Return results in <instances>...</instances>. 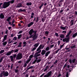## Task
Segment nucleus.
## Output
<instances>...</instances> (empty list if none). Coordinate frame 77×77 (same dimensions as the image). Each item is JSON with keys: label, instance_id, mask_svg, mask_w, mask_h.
<instances>
[{"label": "nucleus", "instance_id": "12", "mask_svg": "<svg viewBox=\"0 0 77 77\" xmlns=\"http://www.w3.org/2000/svg\"><path fill=\"white\" fill-rule=\"evenodd\" d=\"M33 33H35V30H33V29H31L29 32V35H32Z\"/></svg>", "mask_w": 77, "mask_h": 77}, {"label": "nucleus", "instance_id": "26", "mask_svg": "<svg viewBox=\"0 0 77 77\" xmlns=\"http://www.w3.org/2000/svg\"><path fill=\"white\" fill-rule=\"evenodd\" d=\"M26 5L27 6H31L32 5V3L31 2H29L26 4Z\"/></svg>", "mask_w": 77, "mask_h": 77}, {"label": "nucleus", "instance_id": "30", "mask_svg": "<svg viewBox=\"0 0 77 77\" xmlns=\"http://www.w3.org/2000/svg\"><path fill=\"white\" fill-rule=\"evenodd\" d=\"M11 17H9L7 19L6 21H8V22H9H9H10V20H11Z\"/></svg>", "mask_w": 77, "mask_h": 77}, {"label": "nucleus", "instance_id": "50", "mask_svg": "<svg viewBox=\"0 0 77 77\" xmlns=\"http://www.w3.org/2000/svg\"><path fill=\"white\" fill-rule=\"evenodd\" d=\"M27 64L26 63H24V65H23V67H24L25 68V67H26L27 66Z\"/></svg>", "mask_w": 77, "mask_h": 77}, {"label": "nucleus", "instance_id": "7", "mask_svg": "<svg viewBox=\"0 0 77 77\" xmlns=\"http://www.w3.org/2000/svg\"><path fill=\"white\" fill-rule=\"evenodd\" d=\"M65 9H64L61 8V10H59L58 12H59V14L61 15L63 14H64V12L65 11Z\"/></svg>", "mask_w": 77, "mask_h": 77}, {"label": "nucleus", "instance_id": "43", "mask_svg": "<svg viewBox=\"0 0 77 77\" xmlns=\"http://www.w3.org/2000/svg\"><path fill=\"white\" fill-rule=\"evenodd\" d=\"M41 59L38 60H37V61H36V63H39V62H41Z\"/></svg>", "mask_w": 77, "mask_h": 77}, {"label": "nucleus", "instance_id": "3", "mask_svg": "<svg viewBox=\"0 0 77 77\" xmlns=\"http://www.w3.org/2000/svg\"><path fill=\"white\" fill-rule=\"evenodd\" d=\"M22 58H23L22 54L20 53V52H19L17 55L16 57V60H20V59H21Z\"/></svg>", "mask_w": 77, "mask_h": 77}, {"label": "nucleus", "instance_id": "14", "mask_svg": "<svg viewBox=\"0 0 77 77\" xmlns=\"http://www.w3.org/2000/svg\"><path fill=\"white\" fill-rule=\"evenodd\" d=\"M50 66L49 65L47 66L46 67H45V69L44 70V72H45V71H47L48 69L49 68H50Z\"/></svg>", "mask_w": 77, "mask_h": 77}, {"label": "nucleus", "instance_id": "51", "mask_svg": "<svg viewBox=\"0 0 77 77\" xmlns=\"http://www.w3.org/2000/svg\"><path fill=\"white\" fill-rule=\"evenodd\" d=\"M17 54H15L13 55V58H16V57H17Z\"/></svg>", "mask_w": 77, "mask_h": 77}, {"label": "nucleus", "instance_id": "31", "mask_svg": "<svg viewBox=\"0 0 77 77\" xmlns=\"http://www.w3.org/2000/svg\"><path fill=\"white\" fill-rule=\"evenodd\" d=\"M60 29L64 30L66 29V27H63V26H60Z\"/></svg>", "mask_w": 77, "mask_h": 77}, {"label": "nucleus", "instance_id": "17", "mask_svg": "<svg viewBox=\"0 0 77 77\" xmlns=\"http://www.w3.org/2000/svg\"><path fill=\"white\" fill-rule=\"evenodd\" d=\"M5 18V15H3V13H1L0 15V18L1 19H3Z\"/></svg>", "mask_w": 77, "mask_h": 77}, {"label": "nucleus", "instance_id": "32", "mask_svg": "<svg viewBox=\"0 0 77 77\" xmlns=\"http://www.w3.org/2000/svg\"><path fill=\"white\" fill-rule=\"evenodd\" d=\"M14 2H15V0H12L9 1L8 3H9V4H10V3H11V4H13V3H14Z\"/></svg>", "mask_w": 77, "mask_h": 77}, {"label": "nucleus", "instance_id": "16", "mask_svg": "<svg viewBox=\"0 0 77 77\" xmlns=\"http://www.w3.org/2000/svg\"><path fill=\"white\" fill-rule=\"evenodd\" d=\"M50 51H47L45 53V56L46 57H47V56H48V54H50Z\"/></svg>", "mask_w": 77, "mask_h": 77}, {"label": "nucleus", "instance_id": "49", "mask_svg": "<svg viewBox=\"0 0 77 77\" xmlns=\"http://www.w3.org/2000/svg\"><path fill=\"white\" fill-rule=\"evenodd\" d=\"M7 36H8V35H5L4 37V39H7Z\"/></svg>", "mask_w": 77, "mask_h": 77}, {"label": "nucleus", "instance_id": "62", "mask_svg": "<svg viewBox=\"0 0 77 77\" xmlns=\"http://www.w3.org/2000/svg\"><path fill=\"white\" fill-rule=\"evenodd\" d=\"M69 74L68 73V72H67L66 75V77H69V75H68Z\"/></svg>", "mask_w": 77, "mask_h": 77}, {"label": "nucleus", "instance_id": "57", "mask_svg": "<svg viewBox=\"0 0 77 77\" xmlns=\"http://www.w3.org/2000/svg\"><path fill=\"white\" fill-rule=\"evenodd\" d=\"M66 66H67V64L66 63H65V64L64 65V66L63 67V68H65Z\"/></svg>", "mask_w": 77, "mask_h": 77}, {"label": "nucleus", "instance_id": "19", "mask_svg": "<svg viewBox=\"0 0 77 77\" xmlns=\"http://www.w3.org/2000/svg\"><path fill=\"white\" fill-rule=\"evenodd\" d=\"M33 24H34V23H33V22H31L28 24V27H30V26H32V25H33Z\"/></svg>", "mask_w": 77, "mask_h": 77}, {"label": "nucleus", "instance_id": "25", "mask_svg": "<svg viewBox=\"0 0 77 77\" xmlns=\"http://www.w3.org/2000/svg\"><path fill=\"white\" fill-rule=\"evenodd\" d=\"M39 43H35L34 45V47H35V48H37L39 46Z\"/></svg>", "mask_w": 77, "mask_h": 77}, {"label": "nucleus", "instance_id": "6", "mask_svg": "<svg viewBox=\"0 0 77 77\" xmlns=\"http://www.w3.org/2000/svg\"><path fill=\"white\" fill-rule=\"evenodd\" d=\"M47 5V3L44 2H42V3L40 4V5L39 6V8L40 9V10H41V9H42V7L43 6V5L45 6H46Z\"/></svg>", "mask_w": 77, "mask_h": 77}, {"label": "nucleus", "instance_id": "1", "mask_svg": "<svg viewBox=\"0 0 77 77\" xmlns=\"http://www.w3.org/2000/svg\"><path fill=\"white\" fill-rule=\"evenodd\" d=\"M42 47V45H40L36 50V51L38 52L35 53L33 56V57L35 58V60L36 61L38 60V57H39V56H41V55L40 54H39V53L41 52V49Z\"/></svg>", "mask_w": 77, "mask_h": 77}, {"label": "nucleus", "instance_id": "21", "mask_svg": "<svg viewBox=\"0 0 77 77\" xmlns=\"http://www.w3.org/2000/svg\"><path fill=\"white\" fill-rule=\"evenodd\" d=\"M8 24H9L10 25H11V26H12V27H14L15 26V24L12 23V24L11 23V22H9L8 23Z\"/></svg>", "mask_w": 77, "mask_h": 77}, {"label": "nucleus", "instance_id": "35", "mask_svg": "<svg viewBox=\"0 0 77 77\" xmlns=\"http://www.w3.org/2000/svg\"><path fill=\"white\" fill-rule=\"evenodd\" d=\"M17 8H20V7H22V5H21V4L20 3L19 4L17 5Z\"/></svg>", "mask_w": 77, "mask_h": 77}, {"label": "nucleus", "instance_id": "29", "mask_svg": "<svg viewBox=\"0 0 77 77\" xmlns=\"http://www.w3.org/2000/svg\"><path fill=\"white\" fill-rule=\"evenodd\" d=\"M62 3H60L59 2V3L57 4V7H59L60 8V7H61V6H62Z\"/></svg>", "mask_w": 77, "mask_h": 77}, {"label": "nucleus", "instance_id": "55", "mask_svg": "<svg viewBox=\"0 0 77 77\" xmlns=\"http://www.w3.org/2000/svg\"><path fill=\"white\" fill-rule=\"evenodd\" d=\"M33 57V55H31L29 56V58L31 59Z\"/></svg>", "mask_w": 77, "mask_h": 77}, {"label": "nucleus", "instance_id": "44", "mask_svg": "<svg viewBox=\"0 0 77 77\" xmlns=\"http://www.w3.org/2000/svg\"><path fill=\"white\" fill-rule=\"evenodd\" d=\"M11 54L10 53V52H8L6 54V55L7 56H9V55Z\"/></svg>", "mask_w": 77, "mask_h": 77}, {"label": "nucleus", "instance_id": "63", "mask_svg": "<svg viewBox=\"0 0 77 77\" xmlns=\"http://www.w3.org/2000/svg\"><path fill=\"white\" fill-rule=\"evenodd\" d=\"M45 75V73H43L42 75H41L40 76V77H43L44 75Z\"/></svg>", "mask_w": 77, "mask_h": 77}, {"label": "nucleus", "instance_id": "52", "mask_svg": "<svg viewBox=\"0 0 77 77\" xmlns=\"http://www.w3.org/2000/svg\"><path fill=\"white\" fill-rule=\"evenodd\" d=\"M23 33V31L20 30L18 34H21V33Z\"/></svg>", "mask_w": 77, "mask_h": 77}, {"label": "nucleus", "instance_id": "56", "mask_svg": "<svg viewBox=\"0 0 77 77\" xmlns=\"http://www.w3.org/2000/svg\"><path fill=\"white\" fill-rule=\"evenodd\" d=\"M9 52L10 53V54H11L14 53V50H12L11 51H10Z\"/></svg>", "mask_w": 77, "mask_h": 77}, {"label": "nucleus", "instance_id": "54", "mask_svg": "<svg viewBox=\"0 0 77 77\" xmlns=\"http://www.w3.org/2000/svg\"><path fill=\"white\" fill-rule=\"evenodd\" d=\"M63 0H60V1H59V3H62V2H63Z\"/></svg>", "mask_w": 77, "mask_h": 77}, {"label": "nucleus", "instance_id": "2", "mask_svg": "<svg viewBox=\"0 0 77 77\" xmlns=\"http://www.w3.org/2000/svg\"><path fill=\"white\" fill-rule=\"evenodd\" d=\"M9 75V73L7 71L5 72V71H2L0 75L1 77H2L3 76L5 77H8Z\"/></svg>", "mask_w": 77, "mask_h": 77}, {"label": "nucleus", "instance_id": "58", "mask_svg": "<svg viewBox=\"0 0 77 77\" xmlns=\"http://www.w3.org/2000/svg\"><path fill=\"white\" fill-rule=\"evenodd\" d=\"M8 29H6V30L5 31V34H8Z\"/></svg>", "mask_w": 77, "mask_h": 77}, {"label": "nucleus", "instance_id": "53", "mask_svg": "<svg viewBox=\"0 0 77 77\" xmlns=\"http://www.w3.org/2000/svg\"><path fill=\"white\" fill-rule=\"evenodd\" d=\"M55 35L57 37H59V34L57 33H55Z\"/></svg>", "mask_w": 77, "mask_h": 77}, {"label": "nucleus", "instance_id": "38", "mask_svg": "<svg viewBox=\"0 0 77 77\" xmlns=\"http://www.w3.org/2000/svg\"><path fill=\"white\" fill-rule=\"evenodd\" d=\"M10 57L11 59V61H13V60H14V57H13V56H11Z\"/></svg>", "mask_w": 77, "mask_h": 77}, {"label": "nucleus", "instance_id": "9", "mask_svg": "<svg viewBox=\"0 0 77 77\" xmlns=\"http://www.w3.org/2000/svg\"><path fill=\"white\" fill-rule=\"evenodd\" d=\"M75 60H76V59H73L72 60L71 59H69V62L70 63H74L75 62Z\"/></svg>", "mask_w": 77, "mask_h": 77}, {"label": "nucleus", "instance_id": "24", "mask_svg": "<svg viewBox=\"0 0 77 77\" xmlns=\"http://www.w3.org/2000/svg\"><path fill=\"white\" fill-rule=\"evenodd\" d=\"M77 36V32H76L75 33H74V34L72 36V38H75Z\"/></svg>", "mask_w": 77, "mask_h": 77}, {"label": "nucleus", "instance_id": "8", "mask_svg": "<svg viewBox=\"0 0 77 77\" xmlns=\"http://www.w3.org/2000/svg\"><path fill=\"white\" fill-rule=\"evenodd\" d=\"M69 37H68L67 38H63V42H65L66 43H68L69 42Z\"/></svg>", "mask_w": 77, "mask_h": 77}, {"label": "nucleus", "instance_id": "20", "mask_svg": "<svg viewBox=\"0 0 77 77\" xmlns=\"http://www.w3.org/2000/svg\"><path fill=\"white\" fill-rule=\"evenodd\" d=\"M71 32H72V31L71 30L69 31L68 34L66 36V38H67V37L68 38V36L70 35V34L71 33Z\"/></svg>", "mask_w": 77, "mask_h": 77}, {"label": "nucleus", "instance_id": "41", "mask_svg": "<svg viewBox=\"0 0 77 77\" xmlns=\"http://www.w3.org/2000/svg\"><path fill=\"white\" fill-rule=\"evenodd\" d=\"M36 49V47L33 48L32 49H31V51H34V50H35Z\"/></svg>", "mask_w": 77, "mask_h": 77}, {"label": "nucleus", "instance_id": "39", "mask_svg": "<svg viewBox=\"0 0 77 77\" xmlns=\"http://www.w3.org/2000/svg\"><path fill=\"white\" fill-rule=\"evenodd\" d=\"M2 44H3V45H4V46H5V45H6V44H7V42L5 41L4 42H3Z\"/></svg>", "mask_w": 77, "mask_h": 77}, {"label": "nucleus", "instance_id": "5", "mask_svg": "<svg viewBox=\"0 0 77 77\" xmlns=\"http://www.w3.org/2000/svg\"><path fill=\"white\" fill-rule=\"evenodd\" d=\"M48 6L47 7H45L43 8V10L42 11V12L43 13H45V12H46L47 14H48Z\"/></svg>", "mask_w": 77, "mask_h": 77}, {"label": "nucleus", "instance_id": "23", "mask_svg": "<svg viewBox=\"0 0 77 77\" xmlns=\"http://www.w3.org/2000/svg\"><path fill=\"white\" fill-rule=\"evenodd\" d=\"M52 12H55V11L56 12L57 11V8H54L53 9H52Z\"/></svg>", "mask_w": 77, "mask_h": 77}, {"label": "nucleus", "instance_id": "11", "mask_svg": "<svg viewBox=\"0 0 77 77\" xmlns=\"http://www.w3.org/2000/svg\"><path fill=\"white\" fill-rule=\"evenodd\" d=\"M32 41H35L38 38V35H33L32 37Z\"/></svg>", "mask_w": 77, "mask_h": 77}, {"label": "nucleus", "instance_id": "28", "mask_svg": "<svg viewBox=\"0 0 77 77\" xmlns=\"http://www.w3.org/2000/svg\"><path fill=\"white\" fill-rule=\"evenodd\" d=\"M60 37L62 38V39L63 38H65V35L63 34H61L60 35Z\"/></svg>", "mask_w": 77, "mask_h": 77}, {"label": "nucleus", "instance_id": "34", "mask_svg": "<svg viewBox=\"0 0 77 77\" xmlns=\"http://www.w3.org/2000/svg\"><path fill=\"white\" fill-rule=\"evenodd\" d=\"M35 15V13L32 12L31 13V18H33V17H34Z\"/></svg>", "mask_w": 77, "mask_h": 77}, {"label": "nucleus", "instance_id": "15", "mask_svg": "<svg viewBox=\"0 0 77 77\" xmlns=\"http://www.w3.org/2000/svg\"><path fill=\"white\" fill-rule=\"evenodd\" d=\"M18 11L19 12H26V9H18Z\"/></svg>", "mask_w": 77, "mask_h": 77}, {"label": "nucleus", "instance_id": "46", "mask_svg": "<svg viewBox=\"0 0 77 77\" xmlns=\"http://www.w3.org/2000/svg\"><path fill=\"white\" fill-rule=\"evenodd\" d=\"M64 46V44H63L62 45H61L60 46V49H62L63 48V47Z\"/></svg>", "mask_w": 77, "mask_h": 77}, {"label": "nucleus", "instance_id": "27", "mask_svg": "<svg viewBox=\"0 0 77 77\" xmlns=\"http://www.w3.org/2000/svg\"><path fill=\"white\" fill-rule=\"evenodd\" d=\"M63 6L66 7H67L68 6V3H67V2H66L65 3H64Z\"/></svg>", "mask_w": 77, "mask_h": 77}, {"label": "nucleus", "instance_id": "10", "mask_svg": "<svg viewBox=\"0 0 77 77\" xmlns=\"http://www.w3.org/2000/svg\"><path fill=\"white\" fill-rule=\"evenodd\" d=\"M52 73V72L51 71H50L47 74H46L45 75L44 77H50V75H51V74Z\"/></svg>", "mask_w": 77, "mask_h": 77}, {"label": "nucleus", "instance_id": "59", "mask_svg": "<svg viewBox=\"0 0 77 77\" xmlns=\"http://www.w3.org/2000/svg\"><path fill=\"white\" fill-rule=\"evenodd\" d=\"M57 62H58V60H56L55 62L54 63V64H56V63H57Z\"/></svg>", "mask_w": 77, "mask_h": 77}, {"label": "nucleus", "instance_id": "33", "mask_svg": "<svg viewBox=\"0 0 77 77\" xmlns=\"http://www.w3.org/2000/svg\"><path fill=\"white\" fill-rule=\"evenodd\" d=\"M5 58V57L3 56L2 57L1 59H0V63H1V62H2L3 61V59Z\"/></svg>", "mask_w": 77, "mask_h": 77}, {"label": "nucleus", "instance_id": "48", "mask_svg": "<svg viewBox=\"0 0 77 77\" xmlns=\"http://www.w3.org/2000/svg\"><path fill=\"white\" fill-rule=\"evenodd\" d=\"M17 39V37H14L13 38V40L14 41H16Z\"/></svg>", "mask_w": 77, "mask_h": 77}, {"label": "nucleus", "instance_id": "18", "mask_svg": "<svg viewBox=\"0 0 77 77\" xmlns=\"http://www.w3.org/2000/svg\"><path fill=\"white\" fill-rule=\"evenodd\" d=\"M45 53H46V51L45 50H42V52L41 53V54L42 56L44 55L45 54Z\"/></svg>", "mask_w": 77, "mask_h": 77}, {"label": "nucleus", "instance_id": "37", "mask_svg": "<svg viewBox=\"0 0 77 77\" xmlns=\"http://www.w3.org/2000/svg\"><path fill=\"white\" fill-rule=\"evenodd\" d=\"M14 51V53H17L18 51H19V50L18 49H15L14 50H13Z\"/></svg>", "mask_w": 77, "mask_h": 77}, {"label": "nucleus", "instance_id": "4", "mask_svg": "<svg viewBox=\"0 0 77 77\" xmlns=\"http://www.w3.org/2000/svg\"><path fill=\"white\" fill-rule=\"evenodd\" d=\"M10 5V4H9V2H5L3 3V8L4 9H5L6 8H8V7Z\"/></svg>", "mask_w": 77, "mask_h": 77}, {"label": "nucleus", "instance_id": "47", "mask_svg": "<svg viewBox=\"0 0 77 77\" xmlns=\"http://www.w3.org/2000/svg\"><path fill=\"white\" fill-rule=\"evenodd\" d=\"M50 48H49V47H47V48H45V50L46 51H48L49 50V49Z\"/></svg>", "mask_w": 77, "mask_h": 77}, {"label": "nucleus", "instance_id": "61", "mask_svg": "<svg viewBox=\"0 0 77 77\" xmlns=\"http://www.w3.org/2000/svg\"><path fill=\"white\" fill-rule=\"evenodd\" d=\"M1 52L2 54L4 53V52H5V50H1Z\"/></svg>", "mask_w": 77, "mask_h": 77}, {"label": "nucleus", "instance_id": "64", "mask_svg": "<svg viewBox=\"0 0 77 77\" xmlns=\"http://www.w3.org/2000/svg\"><path fill=\"white\" fill-rule=\"evenodd\" d=\"M15 72L16 73H17V72H18V70L15 69Z\"/></svg>", "mask_w": 77, "mask_h": 77}, {"label": "nucleus", "instance_id": "60", "mask_svg": "<svg viewBox=\"0 0 77 77\" xmlns=\"http://www.w3.org/2000/svg\"><path fill=\"white\" fill-rule=\"evenodd\" d=\"M75 45H73L71 46V48H75Z\"/></svg>", "mask_w": 77, "mask_h": 77}, {"label": "nucleus", "instance_id": "22", "mask_svg": "<svg viewBox=\"0 0 77 77\" xmlns=\"http://www.w3.org/2000/svg\"><path fill=\"white\" fill-rule=\"evenodd\" d=\"M17 39H20L22 37V34H20L19 35H17Z\"/></svg>", "mask_w": 77, "mask_h": 77}, {"label": "nucleus", "instance_id": "36", "mask_svg": "<svg viewBox=\"0 0 77 77\" xmlns=\"http://www.w3.org/2000/svg\"><path fill=\"white\" fill-rule=\"evenodd\" d=\"M71 23H70V25L71 26H73V25L74 24V21H73V20H72L71 21Z\"/></svg>", "mask_w": 77, "mask_h": 77}, {"label": "nucleus", "instance_id": "13", "mask_svg": "<svg viewBox=\"0 0 77 77\" xmlns=\"http://www.w3.org/2000/svg\"><path fill=\"white\" fill-rule=\"evenodd\" d=\"M33 21H35V22L36 23H37V22H39V17H37L36 19V17H35L34 18V19L33 20Z\"/></svg>", "mask_w": 77, "mask_h": 77}, {"label": "nucleus", "instance_id": "45", "mask_svg": "<svg viewBox=\"0 0 77 77\" xmlns=\"http://www.w3.org/2000/svg\"><path fill=\"white\" fill-rule=\"evenodd\" d=\"M60 14L59 13V14L57 16V18H60V17H61V16L60 15Z\"/></svg>", "mask_w": 77, "mask_h": 77}, {"label": "nucleus", "instance_id": "42", "mask_svg": "<svg viewBox=\"0 0 77 77\" xmlns=\"http://www.w3.org/2000/svg\"><path fill=\"white\" fill-rule=\"evenodd\" d=\"M2 5L3 3H0V9H1V8H2H2H3L2 6Z\"/></svg>", "mask_w": 77, "mask_h": 77}, {"label": "nucleus", "instance_id": "40", "mask_svg": "<svg viewBox=\"0 0 77 77\" xmlns=\"http://www.w3.org/2000/svg\"><path fill=\"white\" fill-rule=\"evenodd\" d=\"M45 33V35H48V34H49V31H46Z\"/></svg>", "mask_w": 77, "mask_h": 77}]
</instances>
